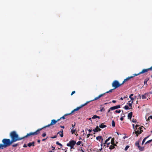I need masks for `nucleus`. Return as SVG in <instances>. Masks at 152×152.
I'll use <instances>...</instances> for the list:
<instances>
[{"label":"nucleus","instance_id":"603ef678","mask_svg":"<svg viewBox=\"0 0 152 152\" xmlns=\"http://www.w3.org/2000/svg\"><path fill=\"white\" fill-rule=\"evenodd\" d=\"M48 138V137H47L46 138H45V139H43L42 140V141H45Z\"/></svg>","mask_w":152,"mask_h":152},{"label":"nucleus","instance_id":"58836bf2","mask_svg":"<svg viewBox=\"0 0 152 152\" xmlns=\"http://www.w3.org/2000/svg\"><path fill=\"white\" fill-rule=\"evenodd\" d=\"M137 120H136V119H133L132 120V122H133V123H136L137 122Z\"/></svg>","mask_w":152,"mask_h":152},{"label":"nucleus","instance_id":"7c9ffc66","mask_svg":"<svg viewBox=\"0 0 152 152\" xmlns=\"http://www.w3.org/2000/svg\"><path fill=\"white\" fill-rule=\"evenodd\" d=\"M135 145L137 146L138 148L140 146L139 145V142H137L135 143Z\"/></svg>","mask_w":152,"mask_h":152},{"label":"nucleus","instance_id":"c03bdc74","mask_svg":"<svg viewBox=\"0 0 152 152\" xmlns=\"http://www.w3.org/2000/svg\"><path fill=\"white\" fill-rule=\"evenodd\" d=\"M125 116V115H124L123 117H121L120 118V120H121V121H123V120H124V118H123V117H124Z\"/></svg>","mask_w":152,"mask_h":152},{"label":"nucleus","instance_id":"4be33fe9","mask_svg":"<svg viewBox=\"0 0 152 152\" xmlns=\"http://www.w3.org/2000/svg\"><path fill=\"white\" fill-rule=\"evenodd\" d=\"M115 147H114V146L113 145L111 144V145L110 146L109 149L111 150H113L115 148Z\"/></svg>","mask_w":152,"mask_h":152},{"label":"nucleus","instance_id":"3c124183","mask_svg":"<svg viewBox=\"0 0 152 152\" xmlns=\"http://www.w3.org/2000/svg\"><path fill=\"white\" fill-rule=\"evenodd\" d=\"M110 144V142H108V143H107V147L108 148L109 147V145Z\"/></svg>","mask_w":152,"mask_h":152},{"label":"nucleus","instance_id":"4c0bfd02","mask_svg":"<svg viewBox=\"0 0 152 152\" xmlns=\"http://www.w3.org/2000/svg\"><path fill=\"white\" fill-rule=\"evenodd\" d=\"M81 143V142L80 141H79L77 143V145H80Z\"/></svg>","mask_w":152,"mask_h":152},{"label":"nucleus","instance_id":"bf43d9fd","mask_svg":"<svg viewBox=\"0 0 152 152\" xmlns=\"http://www.w3.org/2000/svg\"><path fill=\"white\" fill-rule=\"evenodd\" d=\"M130 99H131V100H132V101H133V100H134V98L132 97H131V98H130Z\"/></svg>","mask_w":152,"mask_h":152},{"label":"nucleus","instance_id":"aec40b11","mask_svg":"<svg viewBox=\"0 0 152 152\" xmlns=\"http://www.w3.org/2000/svg\"><path fill=\"white\" fill-rule=\"evenodd\" d=\"M59 134L60 136L62 137L63 136V132H58L57 133V134Z\"/></svg>","mask_w":152,"mask_h":152},{"label":"nucleus","instance_id":"1a4fd4ad","mask_svg":"<svg viewBox=\"0 0 152 152\" xmlns=\"http://www.w3.org/2000/svg\"><path fill=\"white\" fill-rule=\"evenodd\" d=\"M76 143V142L75 141L72 140L70 141L69 143H67V146H74Z\"/></svg>","mask_w":152,"mask_h":152},{"label":"nucleus","instance_id":"6e6552de","mask_svg":"<svg viewBox=\"0 0 152 152\" xmlns=\"http://www.w3.org/2000/svg\"><path fill=\"white\" fill-rule=\"evenodd\" d=\"M141 129V127H139L138 128H137V130L134 129L135 133L136 134L137 137H138L139 134H141L142 132L143 131Z\"/></svg>","mask_w":152,"mask_h":152},{"label":"nucleus","instance_id":"a19ab883","mask_svg":"<svg viewBox=\"0 0 152 152\" xmlns=\"http://www.w3.org/2000/svg\"><path fill=\"white\" fill-rule=\"evenodd\" d=\"M57 137V135H55L53 137H50V138L52 139H54V138H56Z\"/></svg>","mask_w":152,"mask_h":152},{"label":"nucleus","instance_id":"c756f323","mask_svg":"<svg viewBox=\"0 0 152 152\" xmlns=\"http://www.w3.org/2000/svg\"><path fill=\"white\" fill-rule=\"evenodd\" d=\"M146 94H145L142 95V99H145L146 98Z\"/></svg>","mask_w":152,"mask_h":152},{"label":"nucleus","instance_id":"37998d69","mask_svg":"<svg viewBox=\"0 0 152 152\" xmlns=\"http://www.w3.org/2000/svg\"><path fill=\"white\" fill-rule=\"evenodd\" d=\"M46 133H43V134H42V137H45L46 136Z\"/></svg>","mask_w":152,"mask_h":152},{"label":"nucleus","instance_id":"bb28decb","mask_svg":"<svg viewBox=\"0 0 152 152\" xmlns=\"http://www.w3.org/2000/svg\"><path fill=\"white\" fill-rule=\"evenodd\" d=\"M112 125L113 127L115 126V123L114 120H113L112 121Z\"/></svg>","mask_w":152,"mask_h":152},{"label":"nucleus","instance_id":"f3484780","mask_svg":"<svg viewBox=\"0 0 152 152\" xmlns=\"http://www.w3.org/2000/svg\"><path fill=\"white\" fill-rule=\"evenodd\" d=\"M132 125L133 127V128L134 129L137 130V128L139 126V125H136L135 126H134V124H132Z\"/></svg>","mask_w":152,"mask_h":152},{"label":"nucleus","instance_id":"f8f14e48","mask_svg":"<svg viewBox=\"0 0 152 152\" xmlns=\"http://www.w3.org/2000/svg\"><path fill=\"white\" fill-rule=\"evenodd\" d=\"M34 143L35 142L33 141L31 142L28 143V144L27 145L29 147H30L31 146H32L34 147Z\"/></svg>","mask_w":152,"mask_h":152},{"label":"nucleus","instance_id":"a878e982","mask_svg":"<svg viewBox=\"0 0 152 152\" xmlns=\"http://www.w3.org/2000/svg\"><path fill=\"white\" fill-rule=\"evenodd\" d=\"M138 148L140 151H143L144 149L143 147H141L140 146H139Z\"/></svg>","mask_w":152,"mask_h":152},{"label":"nucleus","instance_id":"6e6d98bb","mask_svg":"<svg viewBox=\"0 0 152 152\" xmlns=\"http://www.w3.org/2000/svg\"><path fill=\"white\" fill-rule=\"evenodd\" d=\"M138 97L139 98L141 99V96L140 94H139L138 95Z\"/></svg>","mask_w":152,"mask_h":152},{"label":"nucleus","instance_id":"4d7b16f0","mask_svg":"<svg viewBox=\"0 0 152 152\" xmlns=\"http://www.w3.org/2000/svg\"><path fill=\"white\" fill-rule=\"evenodd\" d=\"M112 102L113 103H115L116 102V101L115 100H113L112 101Z\"/></svg>","mask_w":152,"mask_h":152},{"label":"nucleus","instance_id":"f03ea898","mask_svg":"<svg viewBox=\"0 0 152 152\" xmlns=\"http://www.w3.org/2000/svg\"><path fill=\"white\" fill-rule=\"evenodd\" d=\"M2 142L3 144H0L1 149L10 146L13 143L9 139L4 138L2 140Z\"/></svg>","mask_w":152,"mask_h":152},{"label":"nucleus","instance_id":"e2e57ef3","mask_svg":"<svg viewBox=\"0 0 152 152\" xmlns=\"http://www.w3.org/2000/svg\"><path fill=\"white\" fill-rule=\"evenodd\" d=\"M113 145L114 146V147H115V146H116V144L114 143L113 144Z\"/></svg>","mask_w":152,"mask_h":152},{"label":"nucleus","instance_id":"680f3d73","mask_svg":"<svg viewBox=\"0 0 152 152\" xmlns=\"http://www.w3.org/2000/svg\"><path fill=\"white\" fill-rule=\"evenodd\" d=\"M52 150H54L55 149V147L52 146Z\"/></svg>","mask_w":152,"mask_h":152},{"label":"nucleus","instance_id":"b1692460","mask_svg":"<svg viewBox=\"0 0 152 152\" xmlns=\"http://www.w3.org/2000/svg\"><path fill=\"white\" fill-rule=\"evenodd\" d=\"M124 108L125 110H129V109H131V108H129L128 106L127 105H125L124 107Z\"/></svg>","mask_w":152,"mask_h":152},{"label":"nucleus","instance_id":"423d86ee","mask_svg":"<svg viewBox=\"0 0 152 152\" xmlns=\"http://www.w3.org/2000/svg\"><path fill=\"white\" fill-rule=\"evenodd\" d=\"M123 85L122 83L120 84L118 80H114L112 83V85L113 87H114V89H115L120 87Z\"/></svg>","mask_w":152,"mask_h":152},{"label":"nucleus","instance_id":"2f4dec72","mask_svg":"<svg viewBox=\"0 0 152 152\" xmlns=\"http://www.w3.org/2000/svg\"><path fill=\"white\" fill-rule=\"evenodd\" d=\"M56 144L58 145H60L61 147L62 146V145L58 141H57L56 142Z\"/></svg>","mask_w":152,"mask_h":152},{"label":"nucleus","instance_id":"ea45409f","mask_svg":"<svg viewBox=\"0 0 152 152\" xmlns=\"http://www.w3.org/2000/svg\"><path fill=\"white\" fill-rule=\"evenodd\" d=\"M129 146L127 145L126 147H125V151L127 150V149L129 148Z\"/></svg>","mask_w":152,"mask_h":152},{"label":"nucleus","instance_id":"052dcab7","mask_svg":"<svg viewBox=\"0 0 152 152\" xmlns=\"http://www.w3.org/2000/svg\"><path fill=\"white\" fill-rule=\"evenodd\" d=\"M88 131H89V133L91 132V131H92L91 129H89L88 130Z\"/></svg>","mask_w":152,"mask_h":152},{"label":"nucleus","instance_id":"f257e3e1","mask_svg":"<svg viewBox=\"0 0 152 152\" xmlns=\"http://www.w3.org/2000/svg\"><path fill=\"white\" fill-rule=\"evenodd\" d=\"M10 136L11 139V140L13 143L23 139V137L20 138L19 137L18 135L15 131H13L11 132Z\"/></svg>","mask_w":152,"mask_h":152},{"label":"nucleus","instance_id":"20e7f679","mask_svg":"<svg viewBox=\"0 0 152 152\" xmlns=\"http://www.w3.org/2000/svg\"><path fill=\"white\" fill-rule=\"evenodd\" d=\"M43 129V128H41L38 129L35 132H31L27 133L26 135L23 137V139L27 138L28 137L32 136H35L38 135L40 133V131Z\"/></svg>","mask_w":152,"mask_h":152},{"label":"nucleus","instance_id":"473e14b6","mask_svg":"<svg viewBox=\"0 0 152 152\" xmlns=\"http://www.w3.org/2000/svg\"><path fill=\"white\" fill-rule=\"evenodd\" d=\"M152 139H151V140H149L148 141H147L145 143V144H148V143L150 142H152Z\"/></svg>","mask_w":152,"mask_h":152},{"label":"nucleus","instance_id":"79ce46f5","mask_svg":"<svg viewBox=\"0 0 152 152\" xmlns=\"http://www.w3.org/2000/svg\"><path fill=\"white\" fill-rule=\"evenodd\" d=\"M121 112V111L120 110H115V112L116 113H120Z\"/></svg>","mask_w":152,"mask_h":152},{"label":"nucleus","instance_id":"9d476101","mask_svg":"<svg viewBox=\"0 0 152 152\" xmlns=\"http://www.w3.org/2000/svg\"><path fill=\"white\" fill-rule=\"evenodd\" d=\"M105 94V93H104V94H102L99 95L98 96H97V97H95L94 99L93 100H92L91 101H88V102H89L88 103L90 102L91 101L97 100V99H99L100 97L103 96Z\"/></svg>","mask_w":152,"mask_h":152},{"label":"nucleus","instance_id":"338daca9","mask_svg":"<svg viewBox=\"0 0 152 152\" xmlns=\"http://www.w3.org/2000/svg\"><path fill=\"white\" fill-rule=\"evenodd\" d=\"M107 141H106V140L104 143V144H107Z\"/></svg>","mask_w":152,"mask_h":152},{"label":"nucleus","instance_id":"7ed1b4c3","mask_svg":"<svg viewBox=\"0 0 152 152\" xmlns=\"http://www.w3.org/2000/svg\"><path fill=\"white\" fill-rule=\"evenodd\" d=\"M88 102H86V103L81 105L80 106L77 107L76 109H75L74 110H73L71 113L64 115L62 117H61L59 119H60V120H61V119H65L66 118V117L68 115H70L71 114L73 113L75 111H77L78 110L80 109L82 107L86 105Z\"/></svg>","mask_w":152,"mask_h":152},{"label":"nucleus","instance_id":"6ab92c4d","mask_svg":"<svg viewBox=\"0 0 152 152\" xmlns=\"http://www.w3.org/2000/svg\"><path fill=\"white\" fill-rule=\"evenodd\" d=\"M96 118H98L99 119L100 118V117L99 116H97L96 115H94L93 116V117H92V118L94 119Z\"/></svg>","mask_w":152,"mask_h":152},{"label":"nucleus","instance_id":"8fccbe9b","mask_svg":"<svg viewBox=\"0 0 152 152\" xmlns=\"http://www.w3.org/2000/svg\"><path fill=\"white\" fill-rule=\"evenodd\" d=\"M27 147V145L26 144H24V145H23V147L24 148H26V147Z\"/></svg>","mask_w":152,"mask_h":152},{"label":"nucleus","instance_id":"f704fd0d","mask_svg":"<svg viewBox=\"0 0 152 152\" xmlns=\"http://www.w3.org/2000/svg\"><path fill=\"white\" fill-rule=\"evenodd\" d=\"M110 110H113L116 109L115 108V106H113V107H110Z\"/></svg>","mask_w":152,"mask_h":152},{"label":"nucleus","instance_id":"774afa93","mask_svg":"<svg viewBox=\"0 0 152 152\" xmlns=\"http://www.w3.org/2000/svg\"><path fill=\"white\" fill-rule=\"evenodd\" d=\"M149 118H150L151 119H152V115H150L149 116Z\"/></svg>","mask_w":152,"mask_h":152},{"label":"nucleus","instance_id":"de8ad7c7","mask_svg":"<svg viewBox=\"0 0 152 152\" xmlns=\"http://www.w3.org/2000/svg\"><path fill=\"white\" fill-rule=\"evenodd\" d=\"M75 91H73L72 93H71V95L72 96V95H73L74 94H75Z\"/></svg>","mask_w":152,"mask_h":152},{"label":"nucleus","instance_id":"cd10ccee","mask_svg":"<svg viewBox=\"0 0 152 152\" xmlns=\"http://www.w3.org/2000/svg\"><path fill=\"white\" fill-rule=\"evenodd\" d=\"M149 80V79H145V80L144 81V84H146V85L147 86V81L148 80Z\"/></svg>","mask_w":152,"mask_h":152},{"label":"nucleus","instance_id":"5701e85b","mask_svg":"<svg viewBox=\"0 0 152 152\" xmlns=\"http://www.w3.org/2000/svg\"><path fill=\"white\" fill-rule=\"evenodd\" d=\"M114 140L115 138H112L111 141V144H113L114 143Z\"/></svg>","mask_w":152,"mask_h":152},{"label":"nucleus","instance_id":"412c9836","mask_svg":"<svg viewBox=\"0 0 152 152\" xmlns=\"http://www.w3.org/2000/svg\"><path fill=\"white\" fill-rule=\"evenodd\" d=\"M96 139L97 140H103V139H102V137L101 136H99L96 137Z\"/></svg>","mask_w":152,"mask_h":152},{"label":"nucleus","instance_id":"a18cd8bd","mask_svg":"<svg viewBox=\"0 0 152 152\" xmlns=\"http://www.w3.org/2000/svg\"><path fill=\"white\" fill-rule=\"evenodd\" d=\"M110 138H111V137H109L108 139H106V141L108 142V141H109Z\"/></svg>","mask_w":152,"mask_h":152},{"label":"nucleus","instance_id":"9b49d317","mask_svg":"<svg viewBox=\"0 0 152 152\" xmlns=\"http://www.w3.org/2000/svg\"><path fill=\"white\" fill-rule=\"evenodd\" d=\"M101 129L99 128V126H97L95 129H93V131L95 132H96L101 131Z\"/></svg>","mask_w":152,"mask_h":152},{"label":"nucleus","instance_id":"c9c22d12","mask_svg":"<svg viewBox=\"0 0 152 152\" xmlns=\"http://www.w3.org/2000/svg\"><path fill=\"white\" fill-rule=\"evenodd\" d=\"M114 89H114V88L113 89H111L109 91L106 92V93H109V92H112L113 91Z\"/></svg>","mask_w":152,"mask_h":152},{"label":"nucleus","instance_id":"e433bc0d","mask_svg":"<svg viewBox=\"0 0 152 152\" xmlns=\"http://www.w3.org/2000/svg\"><path fill=\"white\" fill-rule=\"evenodd\" d=\"M115 109H117L120 108V105H118L116 106H115Z\"/></svg>","mask_w":152,"mask_h":152},{"label":"nucleus","instance_id":"13d9d810","mask_svg":"<svg viewBox=\"0 0 152 152\" xmlns=\"http://www.w3.org/2000/svg\"><path fill=\"white\" fill-rule=\"evenodd\" d=\"M74 146H69L70 147L71 149H72V148H74Z\"/></svg>","mask_w":152,"mask_h":152},{"label":"nucleus","instance_id":"c85d7f7f","mask_svg":"<svg viewBox=\"0 0 152 152\" xmlns=\"http://www.w3.org/2000/svg\"><path fill=\"white\" fill-rule=\"evenodd\" d=\"M105 111V110L104 108V107H103L102 108H100V112H103V111Z\"/></svg>","mask_w":152,"mask_h":152},{"label":"nucleus","instance_id":"ddd939ff","mask_svg":"<svg viewBox=\"0 0 152 152\" xmlns=\"http://www.w3.org/2000/svg\"><path fill=\"white\" fill-rule=\"evenodd\" d=\"M132 112H131L130 113H129L128 115V118H129L130 120H131V118L132 117Z\"/></svg>","mask_w":152,"mask_h":152},{"label":"nucleus","instance_id":"864d4df0","mask_svg":"<svg viewBox=\"0 0 152 152\" xmlns=\"http://www.w3.org/2000/svg\"><path fill=\"white\" fill-rule=\"evenodd\" d=\"M111 110H110V108L107 110V113L108 114V113H109L110 111Z\"/></svg>","mask_w":152,"mask_h":152},{"label":"nucleus","instance_id":"69168bd1","mask_svg":"<svg viewBox=\"0 0 152 152\" xmlns=\"http://www.w3.org/2000/svg\"><path fill=\"white\" fill-rule=\"evenodd\" d=\"M60 127H61V128H64V126H60Z\"/></svg>","mask_w":152,"mask_h":152},{"label":"nucleus","instance_id":"0eeeda50","mask_svg":"<svg viewBox=\"0 0 152 152\" xmlns=\"http://www.w3.org/2000/svg\"><path fill=\"white\" fill-rule=\"evenodd\" d=\"M60 120V119H58L57 120H56L55 119H53L51 120V122L50 123L46 126H45L42 128H43V129L47 127H49L55 124L57 122L59 121Z\"/></svg>","mask_w":152,"mask_h":152},{"label":"nucleus","instance_id":"4468645a","mask_svg":"<svg viewBox=\"0 0 152 152\" xmlns=\"http://www.w3.org/2000/svg\"><path fill=\"white\" fill-rule=\"evenodd\" d=\"M133 103V101H132L131 102V101H129L128 102V103H127L129 106V107L130 108H132V104Z\"/></svg>","mask_w":152,"mask_h":152},{"label":"nucleus","instance_id":"39448f33","mask_svg":"<svg viewBox=\"0 0 152 152\" xmlns=\"http://www.w3.org/2000/svg\"><path fill=\"white\" fill-rule=\"evenodd\" d=\"M144 69H143L142 70V71L141 72H140L139 73L137 74H134V75L133 76H131L129 77H127L126 79H125L123 81V82L122 83L123 84L126 81L129 80L131 78H133L135 76H137L138 75H139L140 74H143L144 73H145V72H144Z\"/></svg>","mask_w":152,"mask_h":152},{"label":"nucleus","instance_id":"5fc2aeb1","mask_svg":"<svg viewBox=\"0 0 152 152\" xmlns=\"http://www.w3.org/2000/svg\"><path fill=\"white\" fill-rule=\"evenodd\" d=\"M133 96V94H130V95L129 97V98L132 97V96Z\"/></svg>","mask_w":152,"mask_h":152},{"label":"nucleus","instance_id":"49530a36","mask_svg":"<svg viewBox=\"0 0 152 152\" xmlns=\"http://www.w3.org/2000/svg\"><path fill=\"white\" fill-rule=\"evenodd\" d=\"M75 123H74V124H72V127L73 128H74L75 127Z\"/></svg>","mask_w":152,"mask_h":152},{"label":"nucleus","instance_id":"a211bd4d","mask_svg":"<svg viewBox=\"0 0 152 152\" xmlns=\"http://www.w3.org/2000/svg\"><path fill=\"white\" fill-rule=\"evenodd\" d=\"M20 145L19 143L18 142L15 144L12 145V147L14 148L17 147V146L19 145Z\"/></svg>","mask_w":152,"mask_h":152},{"label":"nucleus","instance_id":"0e129e2a","mask_svg":"<svg viewBox=\"0 0 152 152\" xmlns=\"http://www.w3.org/2000/svg\"><path fill=\"white\" fill-rule=\"evenodd\" d=\"M150 118H149V117L148 118V119L147 120L149 121H150Z\"/></svg>","mask_w":152,"mask_h":152},{"label":"nucleus","instance_id":"dca6fc26","mask_svg":"<svg viewBox=\"0 0 152 152\" xmlns=\"http://www.w3.org/2000/svg\"><path fill=\"white\" fill-rule=\"evenodd\" d=\"M144 69V72H145V73L148 72L149 70H151L152 71V66L148 69Z\"/></svg>","mask_w":152,"mask_h":152},{"label":"nucleus","instance_id":"09e8293b","mask_svg":"<svg viewBox=\"0 0 152 152\" xmlns=\"http://www.w3.org/2000/svg\"><path fill=\"white\" fill-rule=\"evenodd\" d=\"M92 134H87V137L88 138L89 137V136L91 135Z\"/></svg>","mask_w":152,"mask_h":152},{"label":"nucleus","instance_id":"72a5a7b5","mask_svg":"<svg viewBox=\"0 0 152 152\" xmlns=\"http://www.w3.org/2000/svg\"><path fill=\"white\" fill-rule=\"evenodd\" d=\"M76 131V129H71V132L72 134H73Z\"/></svg>","mask_w":152,"mask_h":152},{"label":"nucleus","instance_id":"2eb2a0df","mask_svg":"<svg viewBox=\"0 0 152 152\" xmlns=\"http://www.w3.org/2000/svg\"><path fill=\"white\" fill-rule=\"evenodd\" d=\"M99 127L103 129L106 127L107 126L104 125L103 123H102L99 126Z\"/></svg>","mask_w":152,"mask_h":152},{"label":"nucleus","instance_id":"393cba45","mask_svg":"<svg viewBox=\"0 0 152 152\" xmlns=\"http://www.w3.org/2000/svg\"><path fill=\"white\" fill-rule=\"evenodd\" d=\"M150 136V135H148V136H147V137H145L143 140L142 142H145L146 140Z\"/></svg>","mask_w":152,"mask_h":152}]
</instances>
